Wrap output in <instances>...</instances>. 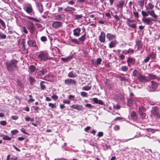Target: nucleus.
<instances>
[{"mask_svg":"<svg viewBox=\"0 0 160 160\" xmlns=\"http://www.w3.org/2000/svg\"><path fill=\"white\" fill-rule=\"evenodd\" d=\"M0 124L2 125L5 126L7 124V122L5 121H2L0 122Z\"/></svg>","mask_w":160,"mask_h":160,"instance_id":"0e129e2a","label":"nucleus"},{"mask_svg":"<svg viewBox=\"0 0 160 160\" xmlns=\"http://www.w3.org/2000/svg\"><path fill=\"white\" fill-rule=\"evenodd\" d=\"M75 10V9L74 8L70 6H68L64 9V11H65L67 12H71L72 11H74Z\"/></svg>","mask_w":160,"mask_h":160,"instance_id":"bb28decb","label":"nucleus"},{"mask_svg":"<svg viewBox=\"0 0 160 160\" xmlns=\"http://www.w3.org/2000/svg\"><path fill=\"white\" fill-rule=\"evenodd\" d=\"M65 16V15L63 14H58L54 16V19L59 21L63 19Z\"/></svg>","mask_w":160,"mask_h":160,"instance_id":"9d476101","label":"nucleus"},{"mask_svg":"<svg viewBox=\"0 0 160 160\" xmlns=\"http://www.w3.org/2000/svg\"><path fill=\"white\" fill-rule=\"evenodd\" d=\"M119 78L121 81H124L127 82L128 81V79L126 78L125 77H121L120 76L119 77Z\"/></svg>","mask_w":160,"mask_h":160,"instance_id":"8fccbe9b","label":"nucleus"},{"mask_svg":"<svg viewBox=\"0 0 160 160\" xmlns=\"http://www.w3.org/2000/svg\"><path fill=\"white\" fill-rule=\"evenodd\" d=\"M151 85L150 86L149 91L152 92L155 91L158 87V84L154 81L151 82Z\"/></svg>","mask_w":160,"mask_h":160,"instance_id":"423d86ee","label":"nucleus"},{"mask_svg":"<svg viewBox=\"0 0 160 160\" xmlns=\"http://www.w3.org/2000/svg\"><path fill=\"white\" fill-rule=\"evenodd\" d=\"M73 109H75L78 111H82L84 110L82 106L79 104H73L70 106Z\"/></svg>","mask_w":160,"mask_h":160,"instance_id":"1a4fd4ad","label":"nucleus"},{"mask_svg":"<svg viewBox=\"0 0 160 160\" xmlns=\"http://www.w3.org/2000/svg\"><path fill=\"white\" fill-rule=\"evenodd\" d=\"M148 76H149V79H156V76H155V75L149 74H148Z\"/></svg>","mask_w":160,"mask_h":160,"instance_id":"a18cd8bd","label":"nucleus"},{"mask_svg":"<svg viewBox=\"0 0 160 160\" xmlns=\"http://www.w3.org/2000/svg\"><path fill=\"white\" fill-rule=\"evenodd\" d=\"M91 86H85L82 88V90H83L88 91L91 89Z\"/></svg>","mask_w":160,"mask_h":160,"instance_id":"a19ab883","label":"nucleus"},{"mask_svg":"<svg viewBox=\"0 0 160 160\" xmlns=\"http://www.w3.org/2000/svg\"><path fill=\"white\" fill-rule=\"evenodd\" d=\"M51 98L54 100H57L58 99V97L55 94L53 95L52 97Z\"/></svg>","mask_w":160,"mask_h":160,"instance_id":"5fc2aeb1","label":"nucleus"},{"mask_svg":"<svg viewBox=\"0 0 160 160\" xmlns=\"http://www.w3.org/2000/svg\"><path fill=\"white\" fill-rule=\"evenodd\" d=\"M18 118V117L16 115H13L11 116V118L14 120H16Z\"/></svg>","mask_w":160,"mask_h":160,"instance_id":"e2e57ef3","label":"nucleus"},{"mask_svg":"<svg viewBox=\"0 0 160 160\" xmlns=\"http://www.w3.org/2000/svg\"><path fill=\"white\" fill-rule=\"evenodd\" d=\"M99 40L102 43H104L105 42V33L102 32L100 35L99 36Z\"/></svg>","mask_w":160,"mask_h":160,"instance_id":"4468645a","label":"nucleus"},{"mask_svg":"<svg viewBox=\"0 0 160 160\" xmlns=\"http://www.w3.org/2000/svg\"><path fill=\"white\" fill-rule=\"evenodd\" d=\"M3 139L4 140H11V139H12L11 138L9 137H8L7 136H6V135L5 136L4 135H3Z\"/></svg>","mask_w":160,"mask_h":160,"instance_id":"37998d69","label":"nucleus"},{"mask_svg":"<svg viewBox=\"0 0 160 160\" xmlns=\"http://www.w3.org/2000/svg\"><path fill=\"white\" fill-rule=\"evenodd\" d=\"M85 106L89 109H92L93 107L91 104L89 103L86 104Z\"/></svg>","mask_w":160,"mask_h":160,"instance_id":"864d4df0","label":"nucleus"},{"mask_svg":"<svg viewBox=\"0 0 160 160\" xmlns=\"http://www.w3.org/2000/svg\"><path fill=\"white\" fill-rule=\"evenodd\" d=\"M37 6L38 8V9L39 12L42 13L43 11V6L42 4L39 3H37Z\"/></svg>","mask_w":160,"mask_h":160,"instance_id":"4be33fe9","label":"nucleus"},{"mask_svg":"<svg viewBox=\"0 0 160 160\" xmlns=\"http://www.w3.org/2000/svg\"><path fill=\"white\" fill-rule=\"evenodd\" d=\"M105 85L107 87H108V88H109V87H110L111 85V82L109 80L107 79L105 81Z\"/></svg>","mask_w":160,"mask_h":160,"instance_id":"e433bc0d","label":"nucleus"},{"mask_svg":"<svg viewBox=\"0 0 160 160\" xmlns=\"http://www.w3.org/2000/svg\"><path fill=\"white\" fill-rule=\"evenodd\" d=\"M71 41L73 42H74L75 44H79V42L76 39H71Z\"/></svg>","mask_w":160,"mask_h":160,"instance_id":"bf43d9fd","label":"nucleus"},{"mask_svg":"<svg viewBox=\"0 0 160 160\" xmlns=\"http://www.w3.org/2000/svg\"><path fill=\"white\" fill-rule=\"evenodd\" d=\"M102 62V59L101 58H99L97 60V65H100L101 64Z\"/></svg>","mask_w":160,"mask_h":160,"instance_id":"680f3d73","label":"nucleus"},{"mask_svg":"<svg viewBox=\"0 0 160 160\" xmlns=\"http://www.w3.org/2000/svg\"><path fill=\"white\" fill-rule=\"evenodd\" d=\"M121 70L123 72H126L128 70V68L127 66H122L121 67Z\"/></svg>","mask_w":160,"mask_h":160,"instance_id":"79ce46f5","label":"nucleus"},{"mask_svg":"<svg viewBox=\"0 0 160 160\" xmlns=\"http://www.w3.org/2000/svg\"><path fill=\"white\" fill-rule=\"evenodd\" d=\"M131 116L133 120H136L137 119V118L135 112L134 111L132 112L131 114Z\"/></svg>","mask_w":160,"mask_h":160,"instance_id":"7c9ffc66","label":"nucleus"},{"mask_svg":"<svg viewBox=\"0 0 160 160\" xmlns=\"http://www.w3.org/2000/svg\"><path fill=\"white\" fill-rule=\"evenodd\" d=\"M27 43L31 47L35 48L37 47L36 42L34 40H29L28 41Z\"/></svg>","mask_w":160,"mask_h":160,"instance_id":"6ab92c4d","label":"nucleus"},{"mask_svg":"<svg viewBox=\"0 0 160 160\" xmlns=\"http://www.w3.org/2000/svg\"><path fill=\"white\" fill-rule=\"evenodd\" d=\"M138 79L139 81L141 82H147L149 80V78L148 77H146L142 74H141Z\"/></svg>","mask_w":160,"mask_h":160,"instance_id":"9b49d317","label":"nucleus"},{"mask_svg":"<svg viewBox=\"0 0 160 160\" xmlns=\"http://www.w3.org/2000/svg\"><path fill=\"white\" fill-rule=\"evenodd\" d=\"M117 42L115 41H111L109 44V47L111 48L115 47Z\"/></svg>","mask_w":160,"mask_h":160,"instance_id":"cd10ccee","label":"nucleus"},{"mask_svg":"<svg viewBox=\"0 0 160 160\" xmlns=\"http://www.w3.org/2000/svg\"><path fill=\"white\" fill-rule=\"evenodd\" d=\"M93 102L96 104H98L101 105H103V102L101 100H98L97 98H93Z\"/></svg>","mask_w":160,"mask_h":160,"instance_id":"5701e85b","label":"nucleus"},{"mask_svg":"<svg viewBox=\"0 0 160 160\" xmlns=\"http://www.w3.org/2000/svg\"><path fill=\"white\" fill-rule=\"evenodd\" d=\"M6 37V35L2 33L1 32H0V38L4 39H5Z\"/></svg>","mask_w":160,"mask_h":160,"instance_id":"09e8293b","label":"nucleus"},{"mask_svg":"<svg viewBox=\"0 0 160 160\" xmlns=\"http://www.w3.org/2000/svg\"><path fill=\"white\" fill-rule=\"evenodd\" d=\"M144 0H141L138 1V3L140 7H142L144 6Z\"/></svg>","mask_w":160,"mask_h":160,"instance_id":"49530a36","label":"nucleus"},{"mask_svg":"<svg viewBox=\"0 0 160 160\" xmlns=\"http://www.w3.org/2000/svg\"><path fill=\"white\" fill-rule=\"evenodd\" d=\"M41 40L42 42H46L47 41V38L44 36H43L41 38Z\"/></svg>","mask_w":160,"mask_h":160,"instance_id":"603ef678","label":"nucleus"},{"mask_svg":"<svg viewBox=\"0 0 160 160\" xmlns=\"http://www.w3.org/2000/svg\"><path fill=\"white\" fill-rule=\"evenodd\" d=\"M36 69V68L33 65H31L29 67V72L30 73L33 72L35 71Z\"/></svg>","mask_w":160,"mask_h":160,"instance_id":"393cba45","label":"nucleus"},{"mask_svg":"<svg viewBox=\"0 0 160 160\" xmlns=\"http://www.w3.org/2000/svg\"><path fill=\"white\" fill-rule=\"evenodd\" d=\"M62 23L61 21H54L52 24V27L54 28L57 29L62 27Z\"/></svg>","mask_w":160,"mask_h":160,"instance_id":"0eeeda50","label":"nucleus"},{"mask_svg":"<svg viewBox=\"0 0 160 160\" xmlns=\"http://www.w3.org/2000/svg\"><path fill=\"white\" fill-rule=\"evenodd\" d=\"M82 17V15H74V17L75 19L78 20L79 19H81Z\"/></svg>","mask_w":160,"mask_h":160,"instance_id":"f704fd0d","label":"nucleus"},{"mask_svg":"<svg viewBox=\"0 0 160 160\" xmlns=\"http://www.w3.org/2000/svg\"><path fill=\"white\" fill-rule=\"evenodd\" d=\"M128 25L130 27L134 28H136V25L135 23L131 24L130 23H127Z\"/></svg>","mask_w":160,"mask_h":160,"instance_id":"c9c22d12","label":"nucleus"},{"mask_svg":"<svg viewBox=\"0 0 160 160\" xmlns=\"http://www.w3.org/2000/svg\"><path fill=\"white\" fill-rule=\"evenodd\" d=\"M26 17L27 18H28V19H31V20H33L34 21H36L37 22H39V20H38L36 18H33L30 17L29 16H26Z\"/></svg>","mask_w":160,"mask_h":160,"instance_id":"c03bdc74","label":"nucleus"},{"mask_svg":"<svg viewBox=\"0 0 160 160\" xmlns=\"http://www.w3.org/2000/svg\"><path fill=\"white\" fill-rule=\"evenodd\" d=\"M48 106L50 107H51L52 108H56V106L55 103L53 104L51 103H49L48 104Z\"/></svg>","mask_w":160,"mask_h":160,"instance_id":"ea45409f","label":"nucleus"},{"mask_svg":"<svg viewBox=\"0 0 160 160\" xmlns=\"http://www.w3.org/2000/svg\"><path fill=\"white\" fill-rule=\"evenodd\" d=\"M27 28L31 34H33L35 30V28L33 23L31 21L27 22Z\"/></svg>","mask_w":160,"mask_h":160,"instance_id":"7ed1b4c3","label":"nucleus"},{"mask_svg":"<svg viewBox=\"0 0 160 160\" xmlns=\"http://www.w3.org/2000/svg\"><path fill=\"white\" fill-rule=\"evenodd\" d=\"M86 34L84 33L81 37L79 38H78L79 40L80 41H82V42H83L86 39Z\"/></svg>","mask_w":160,"mask_h":160,"instance_id":"72a5a7b5","label":"nucleus"},{"mask_svg":"<svg viewBox=\"0 0 160 160\" xmlns=\"http://www.w3.org/2000/svg\"><path fill=\"white\" fill-rule=\"evenodd\" d=\"M22 29L23 31L26 34H27L28 33V30H27L25 27H23Z\"/></svg>","mask_w":160,"mask_h":160,"instance_id":"774afa93","label":"nucleus"},{"mask_svg":"<svg viewBox=\"0 0 160 160\" xmlns=\"http://www.w3.org/2000/svg\"><path fill=\"white\" fill-rule=\"evenodd\" d=\"M145 7L147 10H149L152 9L154 7V5L151 3L149 2L148 5H145Z\"/></svg>","mask_w":160,"mask_h":160,"instance_id":"473e14b6","label":"nucleus"},{"mask_svg":"<svg viewBox=\"0 0 160 160\" xmlns=\"http://www.w3.org/2000/svg\"><path fill=\"white\" fill-rule=\"evenodd\" d=\"M127 62L128 64L131 63L132 64H134V63L133 59L132 58L128 59L127 60Z\"/></svg>","mask_w":160,"mask_h":160,"instance_id":"58836bf2","label":"nucleus"},{"mask_svg":"<svg viewBox=\"0 0 160 160\" xmlns=\"http://www.w3.org/2000/svg\"><path fill=\"white\" fill-rule=\"evenodd\" d=\"M18 132V131L17 129L11 131V133L13 135H15Z\"/></svg>","mask_w":160,"mask_h":160,"instance_id":"6e6d98bb","label":"nucleus"},{"mask_svg":"<svg viewBox=\"0 0 160 160\" xmlns=\"http://www.w3.org/2000/svg\"><path fill=\"white\" fill-rule=\"evenodd\" d=\"M0 23L4 28L6 26L5 24L4 21L0 18Z\"/></svg>","mask_w":160,"mask_h":160,"instance_id":"338daca9","label":"nucleus"},{"mask_svg":"<svg viewBox=\"0 0 160 160\" xmlns=\"http://www.w3.org/2000/svg\"><path fill=\"white\" fill-rule=\"evenodd\" d=\"M63 102L64 103H67L69 104L70 103V101L68 100L64 99L63 101Z\"/></svg>","mask_w":160,"mask_h":160,"instance_id":"69168bd1","label":"nucleus"},{"mask_svg":"<svg viewBox=\"0 0 160 160\" xmlns=\"http://www.w3.org/2000/svg\"><path fill=\"white\" fill-rule=\"evenodd\" d=\"M158 109L157 107H153L151 110V113L152 114L157 116L158 113Z\"/></svg>","mask_w":160,"mask_h":160,"instance_id":"aec40b11","label":"nucleus"},{"mask_svg":"<svg viewBox=\"0 0 160 160\" xmlns=\"http://www.w3.org/2000/svg\"><path fill=\"white\" fill-rule=\"evenodd\" d=\"M155 19L151 18H144L142 19V21L145 23L149 25L152 23V21H154Z\"/></svg>","mask_w":160,"mask_h":160,"instance_id":"f8f14e48","label":"nucleus"},{"mask_svg":"<svg viewBox=\"0 0 160 160\" xmlns=\"http://www.w3.org/2000/svg\"><path fill=\"white\" fill-rule=\"evenodd\" d=\"M38 58L41 61H46L49 59L48 54L45 52H41L38 55Z\"/></svg>","mask_w":160,"mask_h":160,"instance_id":"f03ea898","label":"nucleus"},{"mask_svg":"<svg viewBox=\"0 0 160 160\" xmlns=\"http://www.w3.org/2000/svg\"><path fill=\"white\" fill-rule=\"evenodd\" d=\"M81 29L79 28H77L73 30V35L76 37H78L80 34Z\"/></svg>","mask_w":160,"mask_h":160,"instance_id":"2eb2a0df","label":"nucleus"},{"mask_svg":"<svg viewBox=\"0 0 160 160\" xmlns=\"http://www.w3.org/2000/svg\"><path fill=\"white\" fill-rule=\"evenodd\" d=\"M72 58V56H68L66 58H61V60L64 62H68V61L71 59Z\"/></svg>","mask_w":160,"mask_h":160,"instance_id":"c85d7f7f","label":"nucleus"},{"mask_svg":"<svg viewBox=\"0 0 160 160\" xmlns=\"http://www.w3.org/2000/svg\"><path fill=\"white\" fill-rule=\"evenodd\" d=\"M43 79H45L47 81H49L50 78V75H47L45 76L44 78Z\"/></svg>","mask_w":160,"mask_h":160,"instance_id":"13d9d810","label":"nucleus"},{"mask_svg":"<svg viewBox=\"0 0 160 160\" xmlns=\"http://www.w3.org/2000/svg\"><path fill=\"white\" fill-rule=\"evenodd\" d=\"M76 83L77 82L75 80L71 79H68L64 81L65 84L68 85L70 84L75 85L76 84Z\"/></svg>","mask_w":160,"mask_h":160,"instance_id":"6e6552de","label":"nucleus"},{"mask_svg":"<svg viewBox=\"0 0 160 160\" xmlns=\"http://www.w3.org/2000/svg\"><path fill=\"white\" fill-rule=\"evenodd\" d=\"M133 50L129 48L128 50H123L122 51V53L124 55H127L130 53H132L133 52Z\"/></svg>","mask_w":160,"mask_h":160,"instance_id":"b1692460","label":"nucleus"},{"mask_svg":"<svg viewBox=\"0 0 160 160\" xmlns=\"http://www.w3.org/2000/svg\"><path fill=\"white\" fill-rule=\"evenodd\" d=\"M127 20L128 21V22L127 23H130L135 22V20H134L131 19L130 18H127Z\"/></svg>","mask_w":160,"mask_h":160,"instance_id":"052dcab7","label":"nucleus"},{"mask_svg":"<svg viewBox=\"0 0 160 160\" xmlns=\"http://www.w3.org/2000/svg\"><path fill=\"white\" fill-rule=\"evenodd\" d=\"M116 36L112 34L108 33L106 35V37L110 41L115 38Z\"/></svg>","mask_w":160,"mask_h":160,"instance_id":"412c9836","label":"nucleus"},{"mask_svg":"<svg viewBox=\"0 0 160 160\" xmlns=\"http://www.w3.org/2000/svg\"><path fill=\"white\" fill-rule=\"evenodd\" d=\"M146 109L145 108L142 106H140L139 108V114L140 116V117L142 119L145 118L146 117Z\"/></svg>","mask_w":160,"mask_h":160,"instance_id":"20e7f679","label":"nucleus"},{"mask_svg":"<svg viewBox=\"0 0 160 160\" xmlns=\"http://www.w3.org/2000/svg\"><path fill=\"white\" fill-rule=\"evenodd\" d=\"M141 74L140 72L138 70L135 69L133 71L132 76L138 79Z\"/></svg>","mask_w":160,"mask_h":160,"instance_id":"f3484780","label":"nucleus"},{"mask_svg":"<svg viewBox=\"0 0 160 160\" xmlns=\"http://www.w3.org/2000/svg\"><path fill=\"white\" fill-rule=\"evenodd\" d=\"M29 81L30 84L31 85H32L33 83L35 82V80L33 78L30 77H29Z\"/></svg>","mask_w":160,"mask_h":160,"instance_id":"de8ad7c7","label":"nucleus"},{"mask_svg":"<svg viewBox=\"0 0 160 160\" xmlns=\"http://www.w3.org/2000/svg\"><path fill=\"white\" fill-rule=\"evenodd\" d=\"M68 76L69 78H74L77 77V75L76 74V73L73 72L72 71H71L68 74Z\"/></svg>","mask_w":160,"mask_h":160,"instance_id":"a878e982","label":"nucleus"},{"mask_svg":"<svg viewBox=\"0 0 160 160\" xmlns=\"http://www.w3.org/2000/svg\"><path fill=\"white\" fill-rule=\"evenodd\" d=\"M18 61L15 60H7L6 63V66L7 69L10 72L14 71L17 68V64Z\"/></svg>","mask_w":160,"mask_h":160,"instance_id":"f257e3e1","label":"nucleus"},{"mask_svg":"<svg viewBox=\"0 0 160 160\" xmlns=\"http://www.w3.org/2000/svg\"><path fill=\"white\" fill-rule=\"evenodd\" d=\"M47 83L44 81H42L40 83V86L41 89L42 90H44L46 89V86L44 85V83Z\"/></svg>","mask_w":160,"mask_h":160,"instance_id":"2f4dec72","label":"nucleus"},{"mask_svg":"<svg viewBox=\"0 0 160 160\" xmlns=\"http://www.w3.org/2000/svg\"><path fill=\"white\" fill-rule=\"evenodd\" d=\"M124 5V1L122 0L118 1L116 4V7L117 9H122Z\"/></svg>","mask_w":160,"mask_h":160,"instance_id":"ddd939ff","label":"nucleus"},{"mask_svg":"<svg viewBox=\"0 0 160 160\" xmlns=\"http://www.w3.org/2000/svg\"><path fill=\"white\" fill-rule=\"evenodd\" d=\"M142 14L143 16H148V15L149 13L148 12H146L143 11H142Z\"/></svg>","mask_w":160,"mask_h":160,"instance_id":"3c124183","label":"nucleus"},{"mask_svg":"<svg viewBox=\"0 0 160 160\" xmlns=\"http://www.w3.org/2000/svg\"><path fill=\"white\" fill-rule=\"evenodd\" d=\"M47 72V69L46 68H43L42 70H39L38 71L37 73L38 76H41L42 75H44L46 74Z\"/></svg>","mask_w":160,"mask_h":160,"instance_id":"a211bd4d","label":"nucleus"},{"mask_svg":"<svg viewBox=\"0 0 160 160\" xmlns=\"http://www.w3.org/2000/svg\"><path fill=\"white\" fill-rule=\"evenodd\" d=\"M148 12L150 16H152V17H153L154 18H157V16L155 13L154 12V11L151 10V11H148Z\"/></svg>","mask_w":160,"mask_h":160,"instance_id":"c756f323","label":"nucleus"},{"mask_svg":"<svg viewBox=\"0 0 160 160\" xmlns=\"http://www.w3.org/2000/svg\"><path fill=\"white\" fill-rule=\"evenodd\" d=\"M81 95L83 97H87V93L85 92H81L80 93Z\"/></svg>","mask_w":160,"mask_h":160,"instance_id":"4d7b16f0","label":"nucleus"},{"mask_svg":"<svg viewBox=\"0 0 160 160\" xmlns=\"http://www.w3.org/2000/svg\"><path fill=\"white\" fill-rule=\"evenodd\" d=\"M25 11L28 14H30L31 13H34L33 11L32 7L30 4H28L25 6L24 8Z\"/></svg>","mask_w":160,"mask_h":160,"instance_id":"39448f33","label":"nucleus"},{"mask_svg":"<svg viewBox=\"0 0 160 160\" xmlns=\"http://www.w3.org/2000/svg\"><path fill=\"white\" fill-rule=\"evenodd\" d=\"M128 102L130 104H133L135 102V101L134 98H132L128 99Z\"/></svg>","mask_w":160,"mask_h":160,"instance_id":"4c0bfd02","label":"nucleus"},{"mask_svg":"<svg viewBox=\"0 0 160 160\" xmlns=\"http://www.w3.org/2000/svg\"><path fill=\"white\" fill-rule=\"evenodd\" d=\"M142 43L140 40H137L136 41L135 47H137V50H140L142 47Z\"/></svg>","mask_w":160,"mask_h":160,"instance_id":"dca6fc26","label":"nucleus"}]
</instances>
